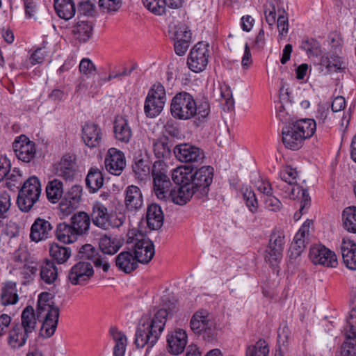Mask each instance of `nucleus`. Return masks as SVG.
Here are the masks:
<instances>
[{
    "label": "nucleus",
    "mask_w": 356,
    "mask_h": 356,
    "mask_svg": "<svg viewBox=\"0 0 356 356\" xmlns=\"http://www.w3.org/2000/svg\"><path fill=\"white\" fill-rule=\"evenodd\" d=\"M150 163L147 154L136 156L132 165L136 177L143 181L149 178L152 172L153 190L156 197L165 202L178 204V191L176 190V186L172 188L168 175L167 165L163 161L158 160L154 161L150 170Z\"/></svg>",
    "instance_id": "f257e3e1"
},
{
    "label": "nucleus",
    "mask_w": 356,
    "mask_h": 356,
    "mask_svg": "<svg viewBox=\"0 0 356 356\" xmlns=\"http://www.w3.org/2000/svg\"><path fill=\"white\" fill-rule=\"evenodd\" d=\"M213 168L202 166L194 171L192 164L179 165V205L186 204L195 195L204 202L213 181Z\"/></svg>",
    "instance_id": "f03ea898"
},
{
    "label": "nucleus",
    "mask_w": 356,
    "mask_h": 356,
    "mask_svg": "<svg viewBox=\"0 0 356 356\" xmlns=\"http://www.w3.org/2000/svg\"><path fill=\"white\" fill-rule=\"evenodd\" d=\"M163 308L158 310L152 316H143L138 323L135 335V344L143 348L145 345L154 346L159 340L168 318H171L172 311L176 308V300H171L169 293L161 298Z\"/></svg>",
    "instance_id": "7ed1b4c3"
},
{
    "label": "nucleus",
    "mask_w": 356,
    "mask_h": 356,
    "mask_svg": "<svg viewBox=\"0 0 356 356\" xmlns=\"http://www.w3.org/2000/svg\"><path fill=\"white\" fill-rule=\"evenodd\" d=\"M127 248L132 250L135 259L141 264H148L155 254L154 245L145 235L140 232H129L127 234Z\"/></svg>",
    "instance_id": "20e7f679"
},
{
    "label": "nucleus",
    "mask_w": 356,
    "mask_h": 356,
    "mask_svg": "<svg viewBox=\"0 0 356 356\" xmlns=\"http://www.w3.org/2000/svg\"><path fill=\"white\" fill-rule=\"evenodd\" d=\"M41 193L39 179L36 177L28 179L20 189L17 204L19 209L24 212H28L33 204L38 200Z\"/></svg>",
    "instance_id": "39448f33"
},
{
    "label": "nucleus",
    "mask_w": 356,
    "mask_h": 356,
    "mask_svg": "<svg viewBox=\"0 0 356 356\" xmlns=\"http://www.w3.org/2000/svg\"><path fill=\"white\" fill-rule=\"evenodd\" d=\"M166 100L165 90L160 83H154L148 92L144 104V112L147 118L158 116L163 109Z\"/></svg>",
    "instance_id": "423d86ee"
},
{
    "label": "nucleus",
    "mask_w": 356,
    "mask_h": 356,
    "mask_svg": "<svg viewBox=\"0 0 356 356\" xmlns=\"http://www.w3.org/2000/svg\"><path fill=\"white\" fill-rule=\"evenodd\" d=\"M275 188L278 194L284 198L301 200V210L311 204V198L308 191L298 184L280 180L276 183Z\"/></svg>",
    "instance_id": "0eeeda50"
},
{
    "label": "nucleus",
    "mask_w": 356,
    "mask_h": 356,
    "mask_svg": "<svg viewBox=\"0 0 356 356\" xmlns=\"http://www.w3.org/2000/svg\"><path fill=\"white\" fill-rule=\"evenodd\" d=\"M209 49L208 44L199 42L191 49L187 58L188 67L195 73L203 72L209 62Z\"/></svg>",
    "instance_id": "6e6552de"
},
{
    "label": "nucleus",
    "mask_w": 356,
    "mask_h": 356,
    "mask_svg": "<svg viewBox=\"0 0 356 356\" xmlns=\"http://www.w3.org/2000/svg\"><path fill=\"white\" fill-rule=\"evenodd\" d=\"M284 234L280 230H274L270 236L268 248L266 250L265 261L270 266L276 265L282 257L284 246Z\"/></svg>",
    "instance_id": "1a4fd4ad"
},
{
    "label": "nucleus",
    "mask_w": 356,
    "mask_h": 356,
    "mask_svg": "<svg viewBox=\"0 0 356 356\" xmlns=\"http://www.w3.org/2000/svg\"><path fill=\"white\" fill-rule=\"evenodd\" d=\"M346 340L341 346V356H356V307L351 309L345 328Z\"/></svg>",
    "instance_id": "9d476101"
},
{
    "label": "nucleus",
    "mask_w": 356,
    "mask_h": 356,
    "mask_svg": "<svg viewBox=\"0 0 356 356\" xmlns=\"http://www.w3.org/2000/svg\"><path fill=\"white\" fill-rule=\"evenodd\" d=\"M309 258L314 264L336 267L338 262L335 253L322 244H314L309 249Z\"/></svg>",
    "instance_id": "9b49d317"
},
{
    "label": "nucleus",
    "mask_w": 356,
    "mask_h": 356,
    "mask_svg": "<svg viewBox=\"0 0 356 356\" xmlns=\"http://www.w3.org/2000/svg\"><path fill=\"white\" fill-rule=\"evenodd\" d=\"M94 270L88 262L80 261L72 267L68 280L73 285H85L93 275Z\"/></svg>",
    "instance_id": "f8f14e48"
},
{
    "label": "nucleus",
    "mask_w": 356,
    "mask_h": 356,
    "mask_svg": "<svg viewBox=\"0 0 356 356\" xmlns=\"http://www.w3.org/2000/svg\"><path fill=\"white\" fill-rule=\"evenodd\" d=\"M13 150L18 159L29 163L35 156V143L29 140L25 136H21L13 143Z\"/></svg>",
    "instance_id": "ddd939ff"
},
{
    "label": "nucleus",
    "mask_w": 356,
    "mask_h": 356,
    "mask_svg": "<svg viewBox=\"0 0 356 356\" xmlns=\"http://www.w3.org/2000/svg\"><path fill=\"white\" fill-rule=\"evenodd\" d=\"M90 216L92 223L104 230L111 227V216L108 209L100 200L94 202Z\"/></svg>",
    "instance_id": "4468645a"
},
{
    "label": "nucleus",
    "mask_w": 356,
    "mask_h": 356,
    "mask_svg": "<svg viewBox=\"0 0 356 356\" xmlns=\"http://www.w3.org/2000/svg\"><path fill=\"white\" fill-rule=\"evenodd\" d=\"M52 230L53 226L49 220L38 217L31 227L30 239L35 243L45 241L51 236Z\"/></svg>",
    "instance_id": "2eb2a0df"
},
{
    "label": "nucleus",
    "mask_w": 356,
    "mask_h": 356,
    "mask_svg": "<svg viewBox=\"0 0 356 356\" xmlns=\"http://www.w3.org/2000/svg\"><path fill=\"white\" fill-rule=\"evenodd\" d=\"M104 163L108 172L114 175H120L126 165L123 152L115 148L108 149Z\"/></svg>",
    "instance_id": "dca6fc26"
},
{
    "label": "nucleus",
    "mask_w": 356,
    "mask_h": 356,
    "mask_svg": "<svg viewBox=\"0 0 356 356\" xmlns=\"http://www.w3.org/2000/svg\"><path fill=\"white\" fill-rule=\"evenodd\" d=\"M76 172L75 157L71 154L64 155L55 167V175L66 181H72Z\"/></svg>",
    "instance_id": "f3484780"
},
{
    "label": "nucleus",
    "mask_w": 356,
    "mask_h": 356,
    "mask_svg": "<svg viewBox=\"0 0 356 356\" xmlns=\"http://www.w3.org/2000/svg\"><path fill=\"white\" fill-rule=\"evenodd\" d=\"M81 138L86 146L90 148L96 147L102 140V129L97 124L86 122L82 126Z\"/></svg>",
    "instance_id": "a211bd4d"
},
{
    "label": "nucleus",
    "mask_w": 356,
    "mask_h": 356,
    "mask_svg": "<svg viewBox=\"0 0 356 356\" xmlns=\"http://www.w3.org/2000/svg\"><path fill=\"white\" fill-rule=\"evenodd\" d=\"M311 222H305L294 236L290 246V257L296 258L299 257L305 248L306 241L309 238V225Z\"/></svg>",
    "instance_id": "6ab92c4d"
},
{
    "label": "nucleus",
    "mask_w": 356,
    "mask_h": 356,
    "mask_svg": "<svg viewBox=\"0 0 356 356\" xmlns=\"http://www.w3.org/2000/svg\"><path fill=\"white\" fill-rule=\"evenodd\" d=\"M282 142L284 146L292 150H298L302 147L304 140L292 123L283 127Z\"/></svg>",
    "instance_id": "aec40b11"
},
{
    "label": "nucleus",
    "mask_w": 356,
    "mask_h": 356,
    "mask_svg": "<svg viewBox=\"0 0 356 356\" xmlns=\"http://www.w3.org/2000/svg\"><path fill=\"white\" fill-rule=\"evenodd\" d=\"M196 102L186 92H179V120H188L196 115Z\"/></svg>",
    "instance_id": "412c9836"
},
{
    "label": "nucleus",
    "mask_w": 356,
    "mask_h": 356,
    "mask_svg": "<svg viewBox=\"0 0 356 356\" xmlns=\"http://www.w3.org/2000/svg\"><path fill=\"white\" fill-rule=\"evenodd\" d=\"M30 334L19 326V323H13L8 334V344L12 349L23 347Z\"/></svg>",
    "instance_id": "4be33fe9"
},
{
    "label": "nucleus",
    "mask_w": 356,
    "mask_h": 356,
    "mask_svg": "<svg viewBox=\"0 0 356 356\" xmlns=\"http://www.w3.org/2000/svg\"><path fill=\"white\" fill-rule=\"evenodd\" d=\"M340 249L346 266L351 270H356V243L353 240L343 238Z\"/></svg>",
    "instance_id": "5701e85b"
},
{
    "label": "nucleus",
    "mask_w": 356,
    "mask_h": 356,
    "mask_svg": "<svg viewBox=\"0 0 356 356\" xmlns=\"http://www.w3.org/2000/svg\"><path fill=\"white\" fill-rule=\"evenodd\" d=\"M45 316L40 330V335L43 338H49L55 332L59 318V308H54L45 312Z\"/></svg>",
    "instance_id": "b1692460"
},
{
    "label": "nucleus",
    "mask_w": 356,
    "mask_h": 356,
    "mask_svg": "<svg viewBox=\"0 0 356 356\" xmlns=\"http://www.w3.org/2000/svg\"><path fill=\"white\" fill-rule=\"evenodd\" d=\"M124 203L129 211H138L143 205V197L140 189L135 186H129L125 190Z\"/></svg>",
    "instance_id": "393cba45"
},
{
    "label": "nucleus",
    "mask_w": 356,
    "mask_h": 356,
    "mask_svg": "<svg viewBox=\"0 0 356 356\" xmlns=\"http://www.w3.org/2000/svg\"><path fill=\"white\" fill-rule=\"evenodd\" d=\"M204 158L203 152L197 147L188 143L179 144V162H198Z\"/></svg>",
    "instance_id": "a878e982"
},
{
    "label": "nucleus",
    "mask_w": 356,
    "mask_h": 356,
    "mask_svg": "<svg viewBox=\"0 0 356 356\" xmlns=\"http://www.w3.org/2000/svg\"><path fill=\"white\" fill-rule=\"evenodd\" d=\"M138 260L135 259V255L132 250L127 248V250L120 252L115 257V265L119 270L129 273L137 268Z\"/></svg>",
    "instance_id": "bb28decb"
},
{
    "label": "nucleus",
    "mask_w": 356,
    "mask_h": 356,
    "mask_svg": "<svg viewBox=\"0 0 356 356\" xmlns=\"http://www.w3.org/2000/svg\"><path fill=\"white\" fill-rule=\"evenodd\" d=\"M115 138L121 143H128L131 138L132 131L128 120L124 118L117 117L113 124Z\"/></svg>",
    "instance_id": "cd10ccee"
},
{
    "label": "nucleus",
    "mask_w": 356,
    "mask_h": 356,
    "mask_svg": "<svg viewBox=\"0 0 356 356\" xmlns=\"http://www.w3.org/2000/svg\"><path fill=\"white\" fill-rule=\"evenodd\" d=\"M90 222V215L84 211L75 213L70 218V224L79 236L88 234Z\"/></svg>",
    "instance_id": "c85d7f7f"
},
{
    "label": "nucleus",
    "mask_w": 356,
    "mask_h": 356,
    "mask_svg": "<svg viewBox=\"0 0 356 356\" xmlns=\"http://www.w3.org/2000/svg\"><path fill=\"white\" fill-rule=\"evenodd\" d=\"M146 220L150 229L156 230L161 227L163 223V213L159 204L152 203L147 207Z\"/></svg>",
    "instance_id": "c756f323"
},
{
    "label": "nucleus",
    "mask_w": 356,
    "mask_h": 356,
    "mask_svg": "<svg viewBox=\"0 0 356 356\" xmlns=\"http://www.w3.org/2000/svg\"><path fill=\"white\" fill-rule=\"evenodd\" d=\"M145 7L155 15L166 13L167 6L171 9H176L178 7V0H143Z\"/></svg>",
    "instance_id": "7c9ffc66"
},
{
    "label": "nucleus",
    "mask_w": 356,
    "mask_h": 356,
    "mask_svg": "<svg viewBox=\"0 0 356 356\" xmlns=\"http://www.w3.org/2000/svg\"><path fill=\"white\" fill-rule=\"evenodd\" d=\"M40 316H38V312L37 314L35 313L33 307L26 306L22 312L19 326L31 334L35 332L37 320Z\"/></svg>",
    "instance_id": "2f4dec72"
},
{
    "label": "nucleus",
    "mask_w": 356,
    "mask_h": 356,
    "mask_svg": "<svg viewBox=\"0 0 356 356\" xmlns=\"http://www.w3.org/2000/svg\"><path fill=\"white\" fill-rule=\"evenodd\" d=\"M92 31V22L84 19H79L72 30L74 37L82 42H87L91 38Z\"/></svg>",
    "instance_id": "473e14b6"
},
{
    "label": "nucleus",
    "mask_w": 356,
    "mask_h": 356,
    "mask_svg": "<svg viewBox=\"0 0 356 356\" xmlns=\"http://www.w3.org/2000/svg\"><path fill=\"white\" fill-rule=\"evenodd\" d=\"M55 234L56 238L63 243H74L79 236L72 225L66 222L58 223Z\"/></svg>",
    "instance_id": "72a5a7b5"
},
{
    "label": "nucleus",
    "mask_w": 356,
    "mask_h": 356,
    "mask_svg": "<svg viewBox=\"0 0 356 356\" xmlns=\"http://www.w3.org/2000/svg\"><path fill=\"white\" fill-rule=\"evenodd\" d=\"M18 300L16 283L11 281L3 283L1 293V304L5 306L15 305Z\"/></svg>",
    "instance_id": "f704fd0d"
},
{
    "label": "nucleus",
    "mask_w": 356,
    "mask_h": 356,
    "mask_svg": "<svg viewBox=\"0 0 356 356\" xmlns=\"http://www.w3.org/2000/svg\"><path fill=\"white\" fill-rule=\"evenodd\" d=\"M54 8L59 17L69 20L76 13V6L73 0H54Z\"/></svg>",
    "instance_id": "c9c22d12"
},
{
    "label": "nucleus",
    "mask_w": 356,
    "mask_h": 356,
    "mask_svg": "<svg viewBox=\"0 0 356 356\" xmlns=\"http://www.w3.org/2000/svg\"><path fill=\"white\" fill-rule=\"evenodd\" d=\"M295 129L301 134L305 141L310 138L315 133L316 129V123L314 120L310 118L300 119L292 122Z\"/></svg>",
    "instance_id": "e433bc0d"
},
{
    "label": "nucleus",
    "mask_w": 356,
    "mask_h": 356,
    "mask_svg": "<svg viewBox=\"0 0 356 356\" xmlns=\"http://www.w3.org/2000/svg\"><path fill=\"white\" fill-rule=\"evenodd\" d=\"M104 180L102 171L97 168H91L86 178V184L90 193H95L101 188L104 184Z\"/></svg>",
    "instance_id": "4c0bfd02"
},
{
    "label": "nucleus",
    "mask_w": 356,
    "mask_h": 356,
    "mask_svg": "<svg viewBox=\"0 0 356 356\" xmlns=\"http://www.w3.org/2000/svg\"><path fill=\"white\" fill-rule=\"evenodd\" d=\"M99 247L103 254L113 255L120 250L121 243L117 238L104 234L99 238Z\"/></svg>",
    "instance_id": "58836bf2"
},
{
    "label": "nucleus",
    "mask_w": 356,
    "mask_h": 356,
    "mask_svg": "<svg viewBox=\"0 0 356 356\" xmlns=\"http://www.w3.org/2000/svg\"><path fill=\"white\" fill-rule=\"evenodd\" d=\"M47 197L52 203L59 201L63 194V184L58 179L49 181L46 186Z\"/></svg>",
    "instance_id": "ea45409f"
},
{
    "label": "nucleus",
    "mask_w": 356,
    "mask_h": 356,
    "mask_svg": "<svg viewBox=\"0 0 356 356\" xmlns=\"http://www.w3.org/2000/svg\"><path fill=\"white\" fill-rule=\"evenodd\" d=\"M169 138L164 136L153 143V151L156 158L168 160L172 156V152L168 145Z\"/></svg>",
    "instance_id": "a19ab883"
},
{
    "label": "nucleus",
    "mask_w": 356,
    "mask_h": 356,
    "mask_svg": "<svg viewBox=\"0 0 356 356\" xmlns=\"http://www.w3.org/2000/svg\"><path fill=\"white\" fill-rule=\"evenodd\" d=\"M109 332L111 336L115 341V345L113 349V355L124 356L127 341L126 336L115 327H111Z\"/></svg>",
    "instance_id": "79ce46f5"
},
{
    "label": "nucleus",
    "mask_w": 356,
    "mask_h": 356,
    "mask_svg": "<svg viewBox=\"0 0 356 356\" xmlns=\"http://www.w3.org/2000/svg\"><path fill=\"white\" fill-rule=\"evenodd\" d=\"M209 321V314L206 310L197 311L191 320V328L194 332L200 333L206 330Z\"/></svg>",
    "instance_id": "37998d69"
},
{
    "label": "nucleus",
    "mask_w": 356,
    "mask_h": 356,
    "mask_svg": "<svg viewBox=\"0 0 356 356\" xmlns=\"http://www.w3.org/2000/svg\"><path fill=\"white\" fill-rule=\"evenodd\" d=\"M40 277L48 284L55 282L58 277V270L53 261H45L41 267Z\"/></svg>",
    "instance_id": "c03bdc74"
},
{
    "label": "nucleus",
    "mask_w": 356,
    "mask_h": 356,
    "mask_svg": "<svg viewBox=\"0 0 356 356\" xmlns=\"http://www.w3.org/2000/svg\"><path fill=\"white\" fill-rule=\"evenodd\" d=\"M343 226L346 230L356 233V207H348L342 213Z\"/></svg>",
    "instance_id": "a18cd8bd"
},
{
    "label": "nucleus",
    "mask_w": 356,
    "mask_h": 356,
    "mask_svg": "<svg viewBox=\"0 0 356 356\" xmlns=\"http://www.w3.org/2000/svg\"><path fill=\"white\" fill-rule=\"evenodd\" d=\"M49 253L51 257L56 260L58 264H61L66 262L70 257L71 249L54 243L51 245Z\"/></svg>",
    "instance_id": "49530a36"
},
{
    "label": "nucleus",
    "mask_w": 356,
    "mask_h": 356,
    "mask_svg": "<svg viewBox=\"0 0 356 356\" xmlns=\"http://www.w3.org/2000/svg\"><path fill=\"white\" fill-rule=\"evenodd\" d=\"M320 63L330 72H337L341 68V58L330 53L323 55L321 58Z\"/></svg>",
    "instance_id": "de8ad7c7"
},
{
    "label": "nucleus",
    "mask_w": 356,
    "mask_h": 356,
    "mask_svg": "<svg viewBox=\"0 0 356 356\" xmlns=\"http://www.w3.org/2000/svg\"><path fill=\"white\" fill-rule=\"evenodd\" d=\"M269 348L264 339H259L253 346L248 347L246 356H268Z\"/></svg>",
    "instance_id": "09e8293b"
},
{
    "label": "nucleus",
    "mask_w": 356,
    "mask_h": 356,
    "mask_svg": "<svg viewBox=\"0 0 356 356\" xmlns=\"http://www.w3.org/2000/svg\"><path fill=\"white\" fill-rule=\"evenodd\" d=\"M50 293L47 292L42 293L38 298L37 309L38 316L42 315L45 312H49L54 308H58L57 306L52 305L49 300Z\"/></svg>",
    "instance_id": "8fccbe9b"
},
{
    "label": "nucleus",
    "mask_w": 356,
    "mask_h": 356,
    "mask_svg": "<svg viewBox=\"0 0 356 356\" xmlns=\"http://www.w3.org/2000/svg\"><path fill=\"white\" fill-rule=\"evenodd\" d=\"M300 47L305 51L309 56L317 55L320 51L319 42L312 38L302 39Z\"/></svg>",
    "instance_id": "3c124183"
},
{
    "label": "nucleus",
    "mask_w": 356,
    "mask_h": 356,
    "mask_svg": "<svg viewBox=\"0 0 356 356\" xmlns=\"http://www.w3.org/2000/svg\"><path fill=\"white\" fill-rule=\"evenodd\" d=\"M192 43V32L185 27L179 34V56L185 54Z\"/></svg>",
    "instance_id": "603ef678"
},
{
    "label": "nucleus",
    "mask_w": 356,
    "mask_h": 356,
    "mask_svg": "<svg viewBox=\"0 0 356 356\" xmlns=\"http://www.w3.org/2000/svg\"><path fill=\"white\" fill-rule=\"evenodd\" d=\"M264 12L266 22L270 26H273L276 22L275 3L267 0L264 5Z\"/></svg>",
    "instance_id": "864d4df0"
},
{
    "label": "nucleus",
    "mask_w": 356,
    "mask_h": 356,
    "mask_svg": "<svg viewBox=\"0 0 356 356\" xmlns=\"http://www.w3.org/2000/svg\"><path fill=\"white\" fill-rule=\"evenodd\" d=\"M98 251L91 244H85L81 246L79 251V257L81 259H88L92 261L99 256Z\"/></svg>",
    "instance_id": "5fc2aeb1"
},
{
    "label": "nucleus",
    "mask_w": 356,
    "mask_h": 356,
    "mask_svg": "<svg viewBox=\"0 0 356 356\" xmlns=\"http://www.w3.org/2000/svg\"><path fill=\"white\" fill-rule=\"evenodd\" d=\"M243 195L249 210L253 213H256L258 210V202L254 191L251 189L245 188Z\"/></svg>",
    "instance_id": "6e6d98bb"
},
{
    "label": "nucleus",
    "mask_w": 356,
    "mask_h": 356,
    "mask_svg": "<svg viewBox=\"0 0 356 356\" xmlns=\"http://www.w3.org/2000/svg\"><path fill=\"white\" fill-rule=\"evenodd\" d=\"M168 352L174 355H178V330L175 329L167 335Z\"/></svg>",
    "instance_id": "4d7b16f0"
},
{
    "label": "nucleus",
    "mask_w": 356,
    "mask_h": 356,
    "mask_svg": "<svg viewBox=\"0 0 356 356\" xmlns=\"http://www.w3.org/2000/svg\"><path fill=\"white\" fill-rule=\"evenodd\" d=\"M95 3L86 1L81 2L79 5L78 12L82 17H94L97 15Z\"/></svg>",
    "instance_id": "13d9d810"
},
{
    "label": "nucleus",
    "mask_w": 356,
    "mask_h": 356,
    "mask_svg": "<svg viewBox=\"0 0 356 356\" xmlns=\"http://www.w3.org/2000/svg\"><path fill=\"white\" fill-rule=\"evenodd\" d=\"M280 177L281 180L297 184L298 172L295 168L290 166L283 168L280 172Z\"/></svg>",
    "instance_id": "bf43d9fd"
},
{
    "label": "nucleus",
    "mask_w": 356,
    "mask_h": 356,
    "mask_svg": "<svg viewBox=\"0 0 356 356\" xmlns=\"http://www.w3.org/2000/svg\"><path fill=\"white\" fill-rule=\"evenodd\" d=\"M10 196L4 192L0 195V218H5L10 207Z\"/></svg>",
    "instance_id": "052dcab7"
},
{
    "label": "nucleus",
    "mask_w": 356,
    "mask_h": 356,
    "mask_svg": "<svg viewBox=\"0 0 356 356\" xmlns=\"http://www.w3.org/2000/svg\"><path fill=\"white\" fill-rule=\"evenodd\" d=\"M99 6L108 12H116L122 6V0H99Z\"/></svg>",
    "instance_id": "680f3d73"
},
{
    "label": "nucleus",
    "mask_w": 356,
    "mask_h": 356,
    "mask_svg": "<svg viewBox=\"0 0 356 356\" xmlns=\"http://www.w3.org/2000/svg\"><path fill=\"white\" fill-rule=\"evenodd\" d=\"M254 186L258 191L265 195H269V194L273 193V188L270 183L268 180L262 177H259L258 180L255 181Z\"/></svg>",
    "instance_id": "e2e57ef3"
},
{
    "label": "nucleus",
    "mask_w": 356,
    "mask_h": 356,
    "mask_svg": "<svg viewBox=\"0 0 356 356\" xmlns=\"http://www.w3.org/2000/svg\"><path fill=\"white\" fill-rule=\"evenodd\" d=\"M82 188L80 186L74 185L71 187L70 191L65 195L68 200H70L78 206L81 198Z\"/></svg>",
    "instance_id": "0e129e2a"
},
{
    "label": "nucleus",
    "mask_w": 356,
    "mask_h": 356,
    "mask_svg": "<svg viewBox=\"0 0 356 356\" xmlns=\"http://www.w3.org/2000/svg\"><path fill=\"white\" fill-rule=\"evenodd\" d=\"M77 207L78 205L76 204H74L72 201L68 200L65 196L59 204L60 211L64 216L70 215Z\"/></svg>",
    "instance_id": "69168bd1"
},
{
    "label": "nucleus",
    "mask_w": 356,
    "mask_h": 356,
    "mask_svg": "<svg viewBox=\"0 0 356 356\" xmlns=\"http://www.w3.org/2000/svg\"><path fill=\"white\" fill-rule=\"evenodd\" d=\"M277 29L280 35H285L289 31V19L285 10H282V14H280L277 18Z\"/></svg>",
    "instance_id": "338daca9"
},
{
    "label": "nucleus",
    "mask_w": 356,
    "mask_h": 356,
    "mask_svg": "<svg viewBox=\"0 0 356 356\" xmlns=\"http://www.w3.org/2000/svg\"><path fill=\"white\" fill-rule=\"evenodd\" d=\"M275 108L277 111V118L283 123L289 122L291 120V115L286 111L281 101H279L276 103Z\"/></svg>",
    "instance_id": "774afa93"
}]
</instances>
